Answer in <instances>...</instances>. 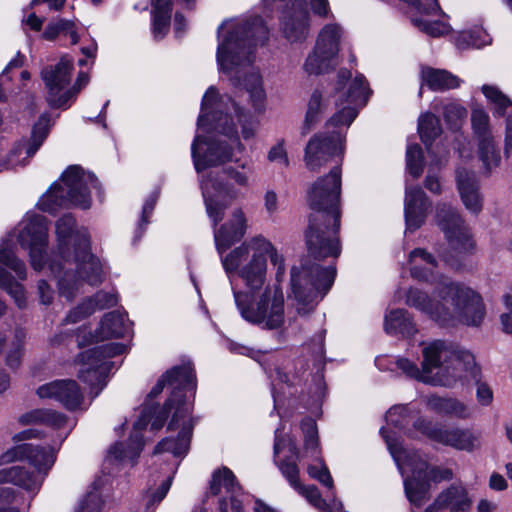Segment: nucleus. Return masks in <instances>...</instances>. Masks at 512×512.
<instances>
[{
	"label": "nucleus",
	"mask_w": 512,
	"mask_h": 512,
	"mask_svg": "<svg viewBox=\"0 0 512 512\" xmlns=\"http://www.w3.org/2000/svg\"><path fill=\"white\" fill-rule=\"evenodd\" d=\"M411 275L430 283L432 296L417 288H410L406 304L443 325L457 320L469 326H479L485 311L481 297L469 287L433 271L434 257L423 249L416 248L409 254Z\"/></svg>",
	"instance_id": "f257e3e1"
},
{
	"label": "nucleus",
	"mask_w": 512,
	"mask_h": 512,
	"mask_svg": "<svg viewBox=\"0 0 512 512\" xmlns=\"http://www.w3.org/2000/svg\"><path fill=\"white\" fill-rule=\"evenodd\" d=\"M269 30L260 17L227 20L218 28L217 63L235 87H243L250 95L257 114L265 111L266 93L258 71L251 65L254 48L263 45Z\"/></svg>",
	"instance_id": "f03ea898"
},
{
	"label": "nucleus",
	"mask_w": 512,
	"mask_h": 512,
	"mask_svg": "<svg viewBox=\"0 0 512 512\" xmlns=\"http://www.w3.org/2000/svg\"><path fill=\"white\" fill-rule=\"evenodd\" d=\"M234 117L241 124L242 137L245 140L253 138L257 122L250 120L244 109L233 98L219 97L217 90L213 86L209 87L202 99L198 126L209 125L211 129L226 136L228 142L220 138L205 141L201 136H196L191 152L197 172L233 161L234 150L239 153L244 151L233 121Z\"/></svg>",
	"instance_id": "7ed1b4c3"
},
{
	"label": "nucleus",
	"mask_w": 512,
	"mask_h": 512,
	"mask_svg": "<svg viewBox=\"0 0 512 512\" xmlns=\"http://www.w3.org/2000/svg\"><path fill=\"white\" fill-rule=\"evenodd\" d=\"M71 214L63 215L56 222L59 260L53 259L49 268L58 278L59 295L68 301L80 292L83 282L98 285L103 281L99 260L90 253L89 237L85 230H75Z\"/></svg>",
	"instance_id": "20e7f679"
},
{
	"label": "nucleus",
	"mask_w": 512,
	"mask_h": 512,
	"mask_svg": "<svg viewBox=\"0 0 512 512\" xmlns=\"http://www.w3.org/2000/svg\"><path fill=\"white\" fill-rule=\"evenodd\" d=\"M341 195V168L333 167L319 177L307 191L313 213L305 234L308 252L314 259L338 257L341 252L337 233L340 227L338 204Z\"/></svg>",
	"instance_id": "39448f33"
},
{
	"label": "nucleus",
	"mask_w": 512,
	"mask_h": 512,
	"mask_svg": "<svg viewBox=\"0 0 512 512\" xmlns=\"http://www.w3.org/2000/svg\"><path fill=\"white\" fill-rule=\"evenodd\" d=\"M164 376L168 385L173 389L170 398L161 409L145 407L141 411L139 418L133 424L135 432L130 436L129 445L116 443L110 448L109 454L115 459L134 462L139 457L144 446L143 437L139 432L145 429L148 423H151L153 430H158L164 425L168 414L174 410L169 423V428H171L179 418L184 419L190 415L192 404L183 400L182 392L190 391L194 394L196 389V377L191 363L186 362L180 366H174L166 371Z\"/></svg>",
	"instance_id": "423d86ee"
},
{
	"label": "nucleus",
	"mask_w": 512,
	"mask_h": 512,
	"mask_svg": "<svg viewBox=\"0 0 512 512\" xmlns=\"http://www.w3.org/2000/svg\"><path fill=\"white\" fill-rule=\"evenodd\" d=\"M370 92L362 74L356 75L349 83L347 105L329 119L325 132L315 134L306 145L304 162L310 171L317 172L333 157L343 155L345 132L358 114L357 107L366 104Z\"/></svg>",
	"instance_id": "0eeeda50"
},
{
	"label": "nucleus",
	"mask_w": 512,
	"mask_h": 512,
	"mask_svg": "<svg viewBox=\"0 0 512 512\" xmlns=\"http://www.w3.org/2000/svg\"><path fill=\"white\" fill-rule=\"evenodd\" d=\"M422 354L423 371L431 375L429 384L450 387L459 380L479 383L480 368L470 352L435 340L424 347Z\"/></svg>",
	"instance_id": "6e6552de"
},
{
	"label": "nucleus",
	"mask_w": 512,
	"mask_h": 512,
	"mask_svg": "<svg viewBox=\"0 0 512 512\" xmlns=\"http://www.w3.org/2000/svg\"><path fill=\"white\" fill-rule=\"evenodd\" d=\"M14 461H27L36 468L37 473H30L21 466L4 468L0 470V484L12 483L26 491L36 493L55 462V453L51 448L25 443L7 450L0 457L1 464Z\"/></svg>",
	"instance_id": "1a4fd4ad"
},
{
	"label": "nucleus",
	"mask_w": 512,
	"mask_h": 512,
	"mask_svg": "<svg viewBox=\"0 0 512 512\" xmlns=\"http://www.w3.org/2000/svg\"><path fill=\"white\" fill-rule=\"evenodd\" d=\"M61 182L52 184L41 196L37 203L40 210L53 214L59 209L71 206L90 208V188L98 187V180L93 174L85 172L80 166L72 165L63 172Z\"/></svg>",
	"instance_id": "9d476101"
},
{
	"label": "nucleus",
	"mask_w": 512,
	"mask_h": 512,
	"mask_svg": "<svg viewBox=\"0 0 512 512\" xmlns=\"http://www.w3.org/2000/svg\"><path fill=\"white\" fill-rule=\"evenodd\" d=\"M335 267H321L307 261L293 266L290 272L291 294L297 302V313L307 315L314 310L318 302L333 285Z\"/></svg>",
	"instance_id": "9b49d317"
},
{
	"label": "nucleus",
	"mask_w": 512,
	"mask_h": 512,
	"mask_svg": "<svg viewBox=\"0 0 512 512\" xmlns=\"http://www.w3.org/2000/svg\"><path fill=\"white\" fill-rule=\"evenodd\" d=\"M234 299L242 318L251 324L267 330L284 324V295L278 284L265 286L254 300L248 293L234 290Z\"/></svg>",
	"instance_id": "f8f14e48"
},
{
	"label": "nucleus",
	"mask_w": 512,
	"mask_h": 512,
	"mask_svg": "<svg viewBox=\"0 0 512 512\" xmlns=\"http://www.w3.org/2000/svg\"><path fill=\"white\" fill-rule=\"evenodd\" d=\"M265 247L256 237L245 241L221 259L223 268L233 285L232 273L237 272L245 286L251 291L260 290L266 281L267 261L263 257ZM232 290H236L232 286Z\"/></svg>",
	"instance_id": "ddd939ff"
},
{
	"label": "nucleus",
	"mask_w": 512,
	"mask_h": 512,
	"mask_svg": "<svg viewBox=\"0 0 512 512\" xmlns=\"http://www.w3.org/2000/svg\"><path fill=\"white\" fill-rule=\"evenodd\" d=\"M380 433L385 438L388 448L397 462L402 474L411 473V477L404 480L405 493L408 500L416 507L422 506L429 499V483L426 479L427 462L418 452L407 453L402 446L393 444L385 434L384 428Z\"/></svg>",
	"instance_id": "4468645a"
},
{
	"label": "nucleus",
	"mask_w": 512,
	"mask_h": 512,
	"mask_svg": "<svg viewBox=\"0 0 512 512\" xmlns=\"http://www.w3.org/2000/svg\"><path fill=\"white\" fill-rule=\"evenodd\" d=\"M201 190L206 213L214 227L223 220L229 205L241 196L232 184L223 182L212 174L203 176Z\"/></svg>",
	"instance_id": "2eb2a0df"
},
{
	"label": "nucleus",
	"mask_w": 512,
	"mask_h": 512,
	"mask_svg": "<svg viewBox=\"0 0 512 512\" xmlns=\"http://www.w3.org/2000/svg\"><path fill=\"white\" fill-rule=\"evenodd\" d=\"M72 71L73 61L67 57H62L55 66L42 70L41 77L48 90L47 102L52 108H64L76 96L75 87L66 89L70 84Z\"/></svg>",
	"instance_id": "dca6fc26"
},
{
	"label": "nucleus",
	"mask_w": 512,
	"mask_h": 512,
	"mask_svg": "<svg viewBox=\"0 0 512 512\" xmlns=\"http://www.w3.org/2000/svg\"><path fill=\"white\" fill-rule=\"evenodd\" d=\"M19 233L18 241L23 248L29 249L31 265L35 270L44 266V254L48 242L47 219L42 215H29Z\"/></svg>",
	"instance_id": "f3484780"
},
{
	"label": "nucleus",
	"mask_w": 512,
	"mask_h": 512,
	"mask_svg": "<svg viewBox=\"0 0 512 512\" xmlns=\"http://www.w3.org/2000/svg\"><path fill=\"white\" fill-rule=\"evenodd\" d=\"M436 221L444 232L449 246L457 253H466L472 250L474 243L469 229L459 214L448 204H438L436 207Z\"/></svg>",
	"instance_id": "a211bd4d"
},
{
	"label": "nucleus",
	"mask_w": 512,
	"mask_h": 512,
	"mask_svg": "<svg viewBox=\"0 0 512 512\" xmlns=\"http://www.w3.org/2000/svg\"><path fill=\"white\" fill-rule=\"evenodd\" d=\"M413 425L429 438L457 450L471 452L479 447L480 434L473 430L436 427L424 419H417Z\"/></svg>",
	"instance_id": "6ab92c4d"
},
{
	"label": "nucleus",
	"mask_w": 512,
	"mask_h": 512,
	"mask_svg": "<svg viewBox=\"0 0 512 512\" xmlns=\"http://www.w3.org/2000/svg\"><path fill=\"white\" fill-rule=\"evenodd\" d=\"M125 350V345L121 343H107L80 353L76 358V363L81 366L78 377L84 382L92 383L98 378V371L104 365V360L121 355Z\"/></svg>",
	"instance_id": "aec40b11"
},
{
	"label": "nucleus",
	"mask_w": 512,
	"mask_h": 512,
	"mask_svg": "<svg viewBox=\"0 0 512 512\" xmlns=\"http://www.w3.org/2000/svg\"><path fill=\"white\" fill-rule=\"evenodd\" d=\"M36 394L41 399L57 401L71 411L80 408L84 401L83 392L72 379L54 380L43 384L37 388Z\"/></svg>",
	"instance_id": "412c9836"
},
{
	"label": "nucleus",
	"mask_w": 512,
	"mask_h": 512,
	"mask_svg": "<svg viewBox=\"0 0 512 512\" xmlns=\"http://www.w3.org/2000/svg\"><path fill=\"white\" fill-rule=\"evenodd\" d=\"M472 504L473 500L464 485L451 484L436 496L424 512H441L445 509L450 512H468Z\"/></svg>",
	"instance_id": "4be33fe9"
},
{
	"label": "nucleus",
	"mask_w": 512,
	"mask_h": 512,
	"mask_svg": "<svg viewBox=\"0 0 512 512\" xmlns=\"http://www.w3.org/2000/svg\"><path fill=\"white\" fill-rule=\"evenodd\" d=\"M280 30L291 43L304 41L310 30L309 12L300 5H293L290 9L283 11Z\"/></svg>",
	"instance_id": "5701e85b"
},
{
	"label": "nucleus",
	"mask_w": 512,
	"mask_h": 512,
	"mask_svg": "<svg viewBox=\"0 0 512 512\" xmlns=\"http://www.w3.org/2000/svg\"><path fill=\"white\" fill-rule=\"evenodd\" d=\"M247 229V219L241 208L232 211L231 218L214 230V241L219 254L230 248L235 242L240 241Z\"/></svg>",
	"instance_id": "b1692460"
},
{
	"label": "nucleus",
	"mask_w": 512,
	"mask_h": 512,
	"mask_svg": "<svg viewBox=\"0 0 512 512\" xmlns=\"http://www.w3.org/2000/svg\"><path fill=\"white\" fill-rule=\"evenodd\" d=\"M429 207L430 203L420 187H407L404 201L406 229L415 231L420 228Z\"/></svg>",
	"instance_id": "393cba45"
},
{
	"label": "nucleus",
	"mask_w": 512,
	"mask_h": 512,
	"mask_svg": "<svg viewBox=\"0 0 512 512\" xmlns=\"http://www.w3.org/2000/svg\"><path fill=\"white\" fill-rule=\"evenodd\" d=\"M118 297L113 292L98 291L93 297L83 300L77 307L71 309L65 318L66 323H77L97 310H103L115 306Z\"/></svg>",
	"instance_id": "a878e982"
},
{
	"label": "nucleus",
	"mask_w": 512,
	"mask_h": 512,
	"mask_svg": "<svg viewBox=\"0 0 512 512\" xmlns=\"http://www.w3.org/2000/svg\"><path fill=\"white\" fill-rule=\"evenodd\" d=\"M456 181L465 208L473 214H478L482 210V197L475 174L465 168H458Z\"/></svg>",
	"instance_id": "bb28decb"
},
{
	"label": "nucleus",
	"mask_w": 512,
	"mask_h": 512,
	"mask_svg": "<svg viewBox=\"0 0 512 512\" xmlns=\"http://www.w3.org/2000/svg\"><path fill=\"white\" fill-rule=\"evenodd\" d=\"M187 418L181 419L179 418L175 424L168 429L173 430L177 428L180 425V422L182 423V429L179 432L177 438L171 439L166 438L159 442L157 446L154 449V454H159L162 452H170L176 457L184 456L189 448L190 443V435L192 433V423L190 419Z\"/></svg>",
	"instance_id": "cd10ccee"
},
{
	"label": "nucleus",
	"mask_w": 512,
	"mask_h": 512,
	"mask_svg": "<svg viewBox=\"0 0 512 512\" xmlns=\"http://www.w3.org/2000/svg\"><path fill=\"white\" fill-rule=\"evenodd\" d=\"M129 330L130 324L125 315L117 311H113L103 316L93 337L96 341L120 338L128 334Z\"/></svg>",
	"instance_id": "c85d7f7f"
},
{
	"label": "nucleus",
	"mask_w": 512,
	"mask_h": 512,
	"mask_svg": "<svg viewBox=\"0 0 512 512\" xmlns=\"http://www.w3.org/2000/svg\"><path fill=\"white\" fill-rule=\"evenodd\" d=\"M384 330L387 334H401L405 337L413 336L417 332L415 323L404 309H394L385 315Z\"/></svg>",
	"instance_id": "c756f323"
},
{
	"label": "nucleus",
	"mask_w": 512,
	"mask_h": 512,
	"mask_svg": "<svg viewBox=\"0 0 512 512\" xmlns=\"http://www.w3.org/2000/svg\"><path fill=\"white\" fill-rule=\"evenodd\" d=\"M423 83L433 91H445L458 88L461 80L452 73L434 68H424L421 71Z\"/></svg>",
	"instance_id": "7c9ffc66"
},
{
	"label": "nucleus",
	"mask_w": 512,
	"mask_h": 512,
	"mask_svg": "<svg viewBox=\"0 0 512 512\" xmlns=\"http://www.w3.org/2000/svg\"><path fill=\"white\" fill-rule=\"evenodd\" d=\"M19 422L23 425L44 424L53 428H62L67 422V417L53 409H34L22 414Z\"/></svg>",
	"instance_id": "2f4dec72"
},
{
	"label": "nucleus",
	"mask_w": 512,
	"mask_h": 512,
	"mask_svg": "<svg viewBox=\"0 0 512 512\" xmlns=\"http://www.w3.org/2000/svg\"><path fill=\"white\" fill-rule=\"evenodd\" d=\"M342 29L337 24L325 25L317 37L314 48L338 59Z\"/></svg>",
	"instance_id": "473e14b6"
},
{
	"label": "nucleus",
	"mask_w": 512,
	"mask_h": 512,
	"mask_svg": "<svg viewBox=\"0 0 512 512\" xmlns=\"http://www.w3.org/2000/svg\"><path fill=\"white\" fill-rule=\"evenodd\" d=\"M337 65V58L313 48L304 62L303 69L308 75H320L333 70Z\"/></svg>",
	"instance_id": "72a5a7b5"
},
{
	"label": "nucleus",
	"mask_w": 512,
	"mask_h": 512,
	"mask_svg": "<svg viewBox=\"0 0 512 512\" xmlns=\"http://www.w3.org/2000/svg\"><path fill=\"white\" fill-rule=\"evenodd\" d=\"M222 489L231 495H237L241 490L234 473L227 467L215 470L210 481V493L212 495L220 494Z\"/></svg>",
	"instance_id": "f704fd0d"
},
{
	"label": "nucleus",
	"mask_w": 512,
	"mask_h": 512,
	"mask_svg": "<svg viewBox=\"0 0 512 512\" xmlns=\"http://www.w3.org/2000/svg\"><path fill=\"white\" fill-rule=\"evenodd\" d=\"M153 8V35L161 39L170 27L171 0H153Z\"/></svg>",
	"instance_id": "c9c22d12"
},
{
	"label": "nucleus",
	"mask_w": 512,
	"mask_h": 512,
	"mask_svg": "<svg viewBox=\"0 0 512 512\" xmlns=\"http://www.w3.org/2000/svg\"><path fill=\"white\" fill-rule=\"evenodd\" d=\"M290 456L287 459H283L277 462V465L282 475L288 480L290 485L295 489L301 483L299 482V469L297 467V461L299 459V452L296 443L289 441L287 444Z\"/></svg>",
	"instance_id": "e433bc0d"
},
{
	"label": "nucleus",
	"mask_w": 512,
	"mask_h": 512,
	"mask_svg": "<svg viewBox=\"0 0 512 512\" xmlns=\"http://www.w3.org/2000/svg\"><path fill=\"white\" fill-rule=\"evenodd\" d=\"M295 490L306 498V500L320 512H341L342 504L337 501H333L328 504L325 499L322 498L318 488L316 486H303L299 485Z\"/></svg>",
	"instance_id": "4c0bfd02"
},
{
	"label": "nucleus",
	"mask_w": 512,
	"mask_h": 512,
	"mask_svg": "<svg viewBox=\"0 0 512 512\" xmlns=\"http://www.w3.org/2000/svg\"><path fill=\"white\" fill-rule=\"evenodd\" d=\"M441 131L440 121L434 114L427 112L419 117L418 133L426 146L430 145L441 134Z\"/></svg>",
	"instance_id": "58836bf2"
},
{
	"label": "nucleus",
	"mask_w": 512,
	"mask_h": 512,
	"mask_svg": "<svg viewBox=\"0 0 512 512\" xmlns=\"http://www.w3.org/2000/svg\"><path fill=\"white\" fill-rule=\"evenodd\" d=\"M259 241V245L266 248L267 251H263V257L267 259V256L270 258V261L274 267H276V281L280 286V282L283 280L285 275V260L282 254H280L274 245L262 236H257Z\"/></svg>",
	"instance_id": "ea45409f"
},
{
	"label": "nucleus",
	"mask_w": 512,
	"mask_h": 512,
	"mask_svg": "<svg viewBox=\"0 0 512 512\" xmlns=\"http://www.w3.org/2000/svg\"><path fill=\"white\" fill-rule=\"evenodd\" d=\"M479 157L487 172L499 165L500 155L494 146L492 137L479 140Z\"/></svg>",
	"instance_id": "a19ab883"
},
{
	"label": "nucleus",
	"mask_w": 512,
	"mask_h": 512,
	"mask_svg": "<svg viewBox=\"0 0 512 512\" xmlns=\"http://www.w3.org/2000/svg\"><path fill=\"white\" fill-rule=\"evenodd\" d=\"M443 118L452 130H458L465 122L467 110L456 102L443 105Z\"/></svg>",
	"instance_id": "79ce46f5"
},
{
	"label": "nucleus",
	"mask_w": 512,
	"mask_h": 512,
	"mask_svg": "<svg viewBox=\"0 0 512 512\" xmlns=\"http://www.w3.org/2000/svg\"><path fill=\"white\" fill-rule=\"evenodd\" d=\"M406 165L409 173L418 178L423 172V152L418 144H409L406 150Z\"/></svg>",
	"instance_id": "37998d69"
},
{
	"label": "nucleus",
	"mask_w": 512,
	"mask_h": 512,
	"mask_svg": "<svg viewBox=\"0 0 512 512\" xmlns=\"http://www.w3.org/2000/svg\"><path fill=\"white\" fill-rule=\"evenodd\" d=\"M483 94L486 98L494 104L495 113L499 116L505 114L506 109L512 107V102L509 100L507 96H505L501 91H499L494 86L484 85L482 87Z\"/></svg>",
	"instance_id": "c03bdc74"
},
{
	"label": "nucleus",
	"mask_w": 512,
	"mask_h": 512,
	"mask_svg": "<svg viewBox=\"0 0 512 512\" xmlns=\"http://www.w3.org/2000/svg\"><path fill=\"white\" fill-rule=\"evenodd\" d=\"M471 123L473 131L479 140L491 137L489 116L482 108L476 107L472 110Z\"/></svg>",
	"instance_id": "a18cd8bd"
},
{
	"label": "nucleus",
	"mask_w": 512,
	"mask_h": 512,
	"mask_svg": "<svg viewBox=\"0 0 512 512\" xmlns=\"http://www.w3.org/2000/svg\"><path fill=\"white\" fill-rule=\"evenodd\" d=\"M0 263L13 270L19 279L24 280L26 278L25 264L8 247H0Z\"/></svg>",
	"instance_id": "49530a36"
},
{
	"label": "nucleus",
	"mask_w": 512,
	"mask_h": 512,
	"mask_svg": "<svg viewBox=\"0 0 512 512\" xmlns=\"http://www.w3.org/2000/svg\"><path fill=\"white\" fill-rule=\"evenodd\" d=\"M25 340V332L21 329L16 330L14 334V340L12 343V349L6 356V364L10 368H17L20 365L22 350Z\"/></svg>",
	"instance_id": "de8ad7c7"
},
{
	"label": "nucleus",
	"mask_w": 512,
	"mask_h": 512,
	"mask_svg": "<svg viewBox=\"0 0 512 512\" xmlns=\"http://www.w3.org/2000/svg\"><path fill=\"white\" fill-rule=\"evenodd\" d=\"M326 104L320 91L315 90L308 102V109L305 117V125L310 127L317 121L318 115L323 111Z\"/></svg>",
	"instance_id": "09e8293b"
},
{
	"label": "nucleus",
	"mask_w": 512,
	"mask_h": 512,
	"mask_svg": "<svg viewBox=\"0 0 512 512\" xmlns=\"http://www.w3.org/2000/svg\"><path fill=\"white\" fill-rule=\"evenodd\" d=\"M485 35L481 31L463 32L456 39V45L459 49H466L469 47L481 48L489 43V41L480 39L481 35Z\"/></svg>",
	"instance_id": "8fccbe9b"
},
{
	"label": "nucleus",
	"mask_w": 512,
	"mask_h": 512,
	"mask_svg": "<svg viewBox=\"0 0 512 512\" xmlns=\"http://www.w3.org/2000/svg\"><path fill=\"white\" fill-rule=\"evenodd\" d=\"M301 429L305 438V449L316 453L318 446V432L314 420L306 418L301 422Z\"/></svg>",
	"instance_id": "3c124183"
},
{
	"label": "nucleus",
	"mask_w": 512,
	"mask_h": 512,
	"mask_svg": "<svg viewBox=\"0 0 512 512\" xmlns=\"http://www.w3.org/2000/svg\"><path fill=\"white\" fill-rule=\"evenodd\" d=\"M396 365L409 377L418 379L424 383H429L431 381V375H428L423 371V368L420 370L414 362L406 358H399L396 361Z\"/></svg>",
	"instance_id": "603ef678"
},
{
	"label": "nucleus",
	"mask_w": 512,
	"mask_h": 512,
	"mask_svg": "<svg viewBox=\"0 0 512 512\" xmlns=\"http://www.w3.org/2000/svg\"><path fill=\"white\" fill-rule=\"evenodd\" d=\"M239 167L242 170L229 166L226 167L223 172L235 184L247 187L249 185V173L252 172L251 166L246 163H242Z\"/></svg>",
	"instance_id": "864d4df0"
},
{
	"label": "nucleus",
	"mask_w": 512,
	"mask_h": 512,
	"mask_svg": "<svg viewBox=\"0 0 512 512\" xmlns=\"http://www.w3.org/2000/svg\"><path fill=\"white\" fill-rule=\"evenodd\" d=\"M102 499L99 492L93 488L80 501L75 512H99L102 507Z\"/></svg>",
	"instance_id": "5fc2aeb1"
},
{
	"label": "nucleus",
	"mask_w": 512,
	"mask_h": 512,
	"mask_svg": "<svg viewBox=\"0 0 512 512\" xmlns=\"http://www.w3.org/2000/svg\"><path fill=\"white\" fill-rule=\"evenodd\" d=\"M414 23L421 31L432 37L443 36L450 30L449 25L441 21L427 22L422 20H415Z\"/></svg>",
	"instance_id": "6e6d98bb"
},
{
	"label": "nucleus",
	"mask_w": 512,
	"mask_h": 512,
	"mask_svg": "<svg viewBox=\"0 0 512 512\" xmlns=\"http://www.w3.org/2000/svg\"><path fill=\"white\" fill-rule=\"evenodd\" d=\"M307 472L310 475V477L316 479L324 486L328 488L333 487V479L331 477V474L322 461L315 465H310L307 469Z\"/></svg>",
	"instance_id": "4d7b16f0"
},
{
	"label": "nucleus",
	"mask_w": 512,
	"mask_h": 512,
	"mask_svg": "<svg viewBox=\"0 0 512 512\" xmlns=\"http://www.w3.org/2000/svg\"><path fill=\"white\" fill-rule=\"evenodd\" d=\"M442 414L452 415L458 418H468L471 415L470 409L453 398H446Z\"/></svg>",
	"instance_id": "13d9d810"
},
{
	"label": "nucleus",
	"mask_w": 512,
	"mask_h": 512,
	"mask_svg": "<svg viewBox=\"0 0 512 512\" xmlns=\"http://www.w3.org/2000/svg\"><path fill=\"white\" fill-rule=\"evenodd\" d=\"M267 158L270 162L277 163L282 167L289 166L288 154L284 146V140H280L271 147L268 152Z\"/></svg>",
	"instance_id": "bf43d9fd"
},
{
	"label": "nucleus",
	"mask_w": 512,
	"mask_h": 512,
	"mask_svg": "<svg viewBox=\"0 0 512 512\" xmlns=\"http://www.w3.org/2000/svg\"><path fill=\"white\" fill-rule=\"evenodd\" d=\"M406 416L407 408L405 406H394L386 413V421L394 427L402 428L407 424Z\"/></svg>",
	"instance_id": "052dcab7"
},
{
	"label": "nucleus",
	"mask_w": 512,
	"mask_h": 512,
	"mask_svg": "<svg viewBox=\"0 0 512 512\" xmlns=\"http://www.w3.org/2000/svg\"><path fill=\"white\" fill-rule=\"evenodd\" d=\"M172 483V478L168 477L166 480H164L159 488L153 492L148 493L146 495V507L149 509L151 507H154L156 504L160 503L168 493Z\"/></svg>",
	"instance_id": "680f3d73"
},
{
	"label": "nucleus",
	"mask_w": 512,
	"mask_h": 512,
	"mask_svg": "<svg viewBox=\"0 0 512 512\" xmlns=\"http://www.w3.org/2000/svg\"><path fill=\"white\" fill-rule=\"evenodd\" d=\"M158 199V193L154 192L152 193L145 201L143 208H142V215L141 220L139 222V226L137 229V234L135 237V240L138 239L143 232V225L148 224V218L152 214L154 207L156 205Z\"/></svg>",
	"instance_id": "e2e57ef3"
},
{
	"label": "nucleus",
	"mask_w": 512,
	"mask_h": 512,
	"mask_svg": "<svg viewBox=\"0 0 512 512\" xmlns=\"http://www.w3.org/2000/svg\"><path fill=\"white\" fill-rule=\"evenodd\" d=\"M454 478V473L449 468L432 467L426 470V479L435 483L450 481Z\"/></svg>",
	"instance_id": "0e129e2a"
},
{
	"label": "nucleus",
	"mask_w": 512,
	"mask_h": 512,
	"mask_svg": "<svg viewBox=\"0 0 512 512\" xmlns=\"http://www.w3.org/2000/svg\"><path fill=\"white\" fill-rule=\"evenodd\" d=\"M6 291L13 297L19 308L25 307L26 298L24 288L21 284L14 282Z\"/></svg>",
	"instance_id": "69168bd1"
},
{
	"label": "nucleus",
	"mask_w": 512,
	"mask_h": 512,
	"mask_svg": "<svg viewBox=\"0 0 512 512\" xmlns=\"http://www.w3.org/2000/svg\"><path fill=\"white\" fill-rule=\"evenodd\" d=\"M49 119L46 115H41L37 123L33 126L32 129V138L39 140L40 136L43 134V141L45 140L48 129H49Z\"/></svg>",
	"instance_id": "338daca9"
},
{
	"label": "nucleus",
	"mask_w": 512,
	"mask_h": 512,
	"mask_svg": "<svg viewBox=\"0 0 512 512\" xmlns=\"http://www.w3.org/2000/svg\"><path fill=\"white\" fill-rule=\"evenodd\" d=\"M38 292L42 304L48 305L51 303L53 299V290L45 280L39 281Z\"/></svg>",
	"instance_id": "774afa93"
}]
</instances>
